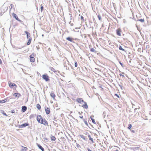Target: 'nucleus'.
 <instances>
[{
  "label": "nucleus",
  "mask_w": 151,
  "mask_h": 151,
  "mask_svg": "<svg viewBox=\"0 0 151 151\" xmlns=\"http://www.w3.org/2000/svg\"><path fill=\"white\" fill-rule=\"evenodd\" d=\"M119 75L120 76H122L123 77H124V75L121 74V73H120Z\"/></svg>",
  "instance_id": "09e8293b"
},
{
  "label": "nucleus",
  "mask_w": 151,
  "mask_h": 151,
  "mask_svg": "<svg viewBox=\"0 0 151 151\" xmlns=\"http://www.w3.org/2000/svg\"><path fill=\"white\" fill-rule=\"evenodd\" d=\"M80 18L81 20H82V21L84 20V18L82 16H81L80 17Z\"/></svg>",
  "instance_id": "58836bf2"
},
{
  "label": "nucleus",
  "mask_w": 151,
  "mask_h": 151,
  "mask_svg": "<svg viewBox=\"0 0 151 151\" xmlns=\"http://www.w3.org/2000/svg\"><path fill=\"white\" fill-rule=\"evenodd\" d=\"M24 32L26 33L27 35V39L29 38L30 36V34L28 32L26 31H24Z\"/></svg>",
  "instance_id": "4468645a"
},
{
  "label": "nucleus",
  "mask_w": 151,
  "mask_h": 151,
  "mask_svg": "<svg viewBox=\"0 0 151 151\" xmlns=\"http://www.w3.org/2000/svg\"><path fill=\"white\" fill-rule=\"evenodd\" d=\"M11 112L12 113H15V111H14V110H12L11 111Z\"/></svg>",
  "instance_id": "a18cd8bd"
},
{
  "label": "nucleus",
  "mask_w": 151,
  "mask_h": 151,
  "mask_svg": "<svg viewBox=\"0 0 151 151\" xmlns=\"http://www.w3.org/2000/svg\"><path fill=\"white\" fill-rule=\"evenodd\" d=\"M97 84L96 86V87L97 88H99L101 90H102L103 88L102 87V82L101 81H98L97 82Z\"/></svg>",
  "instance_id": "7ed1b4c3"
},
{
  "label": "nucleus",
  "mask_w": 151,
  "mask_h": 151,
  "mask_svg": "<svg viewBox=\"0 0 151 151\" xmlns=\"http://www.w3.org/2000/svg\"><path fill=\"white\" fill-rule=\"evenodd\" d=\"M88 151H92L89 148L88 149Z\"/></svg>",
  "instance_id": "5fc2aeb1"
},
{
  "label": "nucleus",
  "mask_w": 151,
  "mask_h": 151,
  "mask_svg": "<svg viewBox=\"0 0 151 151\" xmlns=\"http://www.w3.org/2000/svg\"><path fill=\"white\" fill-rule=\"evenodd\" d=\"M8 98L4 99V100H0V102L1 103H4L6 102Z\"/></svg>",
  "instance_id": "a211bd4d"
},
{
  "label": "nucleus",
  "mask_w": 151,
  "mask_h": 151,
  "mask_svg": "<svg viewBox=\"0 0 151 151\" xmlns=\"http://www.w3.org/2000/svg\"><path fill=\"white\" fill-rule=\"evenodd\" d=\"M139 108H140V107H139V108H135L134 109V112H136V110H137V109H139Z\"/></svg>",
  "instance_id": "c03bdc74"
},
{
  "label": "nucleus",
  "mask_w": 151,
  "mask_h": 151,
  "mask_svg": "<svg viewBox=\"0 0 151 151\" xmlns=\"http://www.w3.org/2000/svg\"><path fill=\"white\" fill-rule=\"evenodd\" d=\"M37 120L39 123L42 124H43L46 126L48 125V123L46 120L45 118H42L40 115H37Z\"/></svg>",
  "instance_id": "f257e3e1"
},
{
  "label": "nucleus",
  "mask_w": 151,
  "mask_h": 151,
  "mask_svg": "<svg viewBox=\"0 0 151 151\" xmlns=\"http://www.w3.org/2000/svg\"><path fill=\"white\" fill-rule=\"evenodd\" d=\"M119 63L121 65V66H122V67H124V65H123L121 63V61H119Z\"/></svg>",
  "instance_id": "e433bc0d"
},
{
  "label": "nucleus",
  "mask_w": 151,
  "mask_h": 151,
  "mask_svg": "<svg viewBox=\"0 0 151 151\" xmlns=\"http://www.w3.org/2000/svg\"><path fill=\"white\" fill-rule=\"evenodd\" d=\"M83 102L84 103V104L82 105V107L84 108L87 109L88 106L86 102L85 101Z\"/></svg>",
  "instance_id": "f8f14e48"
},
{
  "label": "nucleus",
  "mask_w": 151,
  "mask_h": 151,
  "mask_svg": "<svg viewBox=\"0 0 151 151\" xmlns=\"http://www.w3.org/2000/svg\"><path fill=\"white\" fill-rule=\"evenodd\" d=\"M79 117L81 119H82L83 117V116H79Z\"/></svg>",
  "instance_id": "603ef678"
},
{
  "label": "nucleus",
  "mask_w": 151,
  "mask_h": 151,
  "mask_svg": "<svg viewBox=\"0 0 151 151\" xmlns=\"http://www.w3.org/2000/svg\"><path fill=\"white\" fill-rule=\"evenodd\" d=\"M51 140L52 141H54L56 139V138L54 136H52L51 137Z\"/></svg>",
  "instance_id": "5701e85b"
},
{
  "label": "nucleus",
  "mask_w": 151,
  "mask_h": 151,
  "mask_svg": "<svg viewBox=\"0 0 151 151\" xmlns=\"http://www.w3.org/2000/svg\"><path fill=\"white\" fill-rule=\"evenodd\" d=\"M73 23H72L70 25L71 26H73Z\"/></svg>",
  "instance_id": "bf43d9fd"
},
{
  "label": "nucleus",
  "mask_w": 151,
  "mask_h": 151,
  "mask_svg": "<svg viewBox=\"0 0 151 151\" xmlns=\"http://www.w3.org/2000/svg\"><path fill=\"white\" fill-rule=\"evenodd\" d=\"M22 147L21 151H27V147Z\"/></svg>",
  "instance_id": "4be33fe9"
},
{
  "label": "nucleus",
  "mask_w": 151,
  "mask_h": 151,
  "mask_svg": "<svg viewBox=\"0 0 151 151\" xmlns=\"http://www.w3.org/2000/svg\"><path fill=\"white\" fill-rule=\"evenodd\" d=\"M139 21H140L142 23L144 22L145 20L144 19H141L137 20V22Z\"/></svg>",
  "instance_id": "393cba45"
},
{
  "label": "nucleus",
  "mask_w": 151,
  "mask_h": 151,
  "mask_svg": "<svg viewBox=\"0 0 151 151\" xmlns=\"http://www.w3.org/2000/svg\"><path fill=\"white\" fill-rule=\"evenodd\" d=\"M92 35H93H93H94V33L93 32Z\"/></svg>",
  "instance_id": "0e129e2a"
},
{
  "label": "nucleus",
  "mask_w": 151,
  "mask_h": 151,
  "mask_svg": "<svg viewBox=\"0 0 151 151\" xmlns=\"http://www.w3.org/2000/svg\"><path fill=\"white\" fill-rule=\"evenodd\" d=\"M37 144L38 147L42 151H45L44 148L40 144L37 143Z\"/></svg>",
  "instance_id": "1a4fd4ad"
},
{
  "label": "nucleus",
  "mask_w": 151,
  "mask_h": 151,
  "mask_svg": "<svg viewBox=\"0 0 151 151\" xmlns=\"http://www.w3.org/2000/svg\"><path fill=\"white\" fill-rule=\"evenodd\" d=\"M12 15L13 17L16 20L19 22H22V21L18 18L17 16L15 14L13 13L12 14Z\"/></svg>",
  "instance_id": "39448f33"
},
{
  "label": "nucleus",
  "mask_w": 151,
  "mask_h": 151,
  "mask_svg": "<svg viewBox=\"0 0 151 151\" xmlns=\"http://www.w3.org/2000/svg\"><path fill=\"white\" fill-rule=\"evenodd\" d=\"M131 132L133 133H134L135 132V131L134 130H131Z\"/></svg>",
  "instance_id": "8fccbe9b"
},
{
  "label": "nucleus",
  "mask_w": 151,
  "mask_h": 151,
  "mask_svg": "<svg viewBox=\"0 0 151 151\" xmlns=\"http://www.w3.org/2000/svg\"><path fill=\"white\" fill-rule=\"evenodd\" d=\"M93 115H92V116L91 115L90 116V118L92 120V122L94 124V119H93Z\"/></svg>",
  "instance_id": "a878e982"
},
{
  "label": "nucleus",
  "mask_w": 151,
  "mask_h": 151,
  "mask_svg": "<svg viewBox=\"0 0 151 151\" xmlns=\"http://www.w3.org/2000/svg\"><path fill=\"white\" fill-rule=\"evenodd\" d=\"M80 146L79 145V144H77V147H78Z\"/></svg>",
  "instance_id": "13d9d810"
},
{
  "label": "nucleus",
  "mask_w": 151,
  "mask_h": 151,
  "mask_svg": "<svg viewBox=\"0 0 151 151\" xmlns=\"http://www.w3.org/2000/svg\"><path fill=\"white\" fill-rule=\"evenodd\" d=\"M32 37H30L29 38V40H28V42H27V45H29L30 44L31 41H32Z\"/></svg>",
  "instance_id": "f3484780"
},
{
  "label": "nucleus",
  "mask_w": 151,
  "mask_h": 151,
  "mask_svg": "<svg viewBox=\"0 0 151 151\" xmlns=\"http://www.w3.org/2000/svg\"><path fill=\"white\" fill-rule=\"evenodd\" d=\"M60 139L62 140L63 141H64L65 140V138L63 137H61Z\"/></svg>",
  "instance_id": "4c0bfd02"
},
{
  "label": "nucleus",
  "mask_w": 151,
  "mask_h": 151,
  "mask_svg": "<svg viewBox=\"0 0 151 151\" xmlns=\"http://www.w3.org/2000/svg\"><path fill=\"white\" fill-rule=\"evenodd\" d=\"M132 127V125L131 124H129L128 125V128L129 129H130Z\"/></svg>",
  "instance_id": "7c9ffc66"
},
{
  "label": "nucleus",
  "mask_w": 151,
  "mask_h": 151,
  "mask_svg": "<svg viewBox=\"0 0 151 151\" xmlns=\"http://www.w3.org/2000/svg\"><path fill=\"white\" fill-rule=\"evenodd\" d=\"M114 96H117L118 98H119V96L116 93L114 94Z\"/></svg>",
  "instance_id": "79ce46f5"
},
{
  "label": "nucleus",
  "mask_w": 151,
  "mask_h": 151,
  "mask_svg": "<svg viewBox=\"0 0 151 151\" xmlns=\"http://www.w3.org/2000/svg\"><path fill=\"white\" fill-rule=\"evenodd\" d=\"M44 7L42 6L40 7V11L41 12H42L43 10Z\"/></svg>",
  "instance_id": "473e14b6"
},
{
  "label": "nucleus",
  "mask_w": 151,
  "mask_h": 151,
  "mask_svg": "<svg viewBox=\"0 0 151 151\" xmlns=\"http://www.w3.org/2000/svg\"><path fill=\"white\" fill-rule=\"evenodd\" d=\"M43 139H45V140L47 141L48 140V139L46 137H44Z\"/></svg>",
  "instance_id": "49530a36"
},
{
  "label": "nucleus",
  "mask_w": 151,
  "mask_h": 151,
  "mask_svg": "<svg viewBox=\"0 0 151 151\" xmlns=\"http://www.w3.org/2000/svg\"><path fill=\"white\" fill-rule=\"evenodd\" d=\"M99 54H100V53H97V55H99Z\"/></svg>",
  "instance_id": "e2e57ef3"
},
{
  "label": "nucleus",
  "mask_w": 151,
  "mask_h": 151,
  "mask_svg": "<svg viewBox=\"0 0 151 151\" xmlns=\"http://www.w3.org/2000/svg\"><path fill=\"white\" fill-rule=\"evenodd\" d=\"M9 87L11 88H13L14 86H15L16 87H17V85L11 82H9Z\"/></svg>",
  "instance_id": "6e6552de"
},
{
  "label": "nucleus",
  "mask_w": 151,
  "mask_h": 151,
  "mask_svg": "<svg viewBox=\"0 0 151 151\" xmlns=\"http://www.w3.org/2000/svg\"><path fill=\"white\" fill-rule=\"evenodd\" d=\"M95 136H96V133H95Z\"/></svg>",
  "instance_id": "774afa93"
},
{
  "label": "nucleus",
  "mask_w": 151,
  "mask_h": 151,
  "mask_svg": "<svg viewBox=\"0 0 151 151\" xmlns=\"http://www.w3.org/2000/svg\"><path fill=\"white\" fill-rule=\"evenodd\" d=\"M93 58L94 57L93 56H91L89 57V59L90 61L93 60L94 61V60Z\"/></svg>",
  "instance_id": "412c9836"
},
{
  "label": "nucleus",
  "mask_w": 151,
  "mask_h": 151,
  "mask_svg": "<svg viewBox=\"0 0 151 151\" xmlns=\"http://www.w3.org/2000/svg\"><path fill=\"white\" fill-rule=\"evenodd\" d=\"M55 119H56V118H54V119H53V120H54V121H56V120H55Z\"/></svg>",
  "instance_id": "052dcab7"
},
{
  "label": "nucleus",
  "mask_w": 151,
  "mask_h": 151,
  "mask_svg": "<svg viewBox=\"0 0 151 151\" xmlns=\"http://www.w3.org/2000/svg\"><path fill=\"white\" fill-rule=\"evenodd\" d=\"M88 137L89 138V139L90 140H91L92 142H93V138H91V136L89 135H88Z\"/></svg>",
  "instance_id": "c85d7f7f"
},
{
  "label": "nucleus",
  "mask_w": 151,
  "mask_h": 151,
  "mask_svg": "<svg viewBox=\"0 0 151 151\" xmlns=\"http://www.w3.org/2000/svg\"><path fill=\"white\" fill-rule=\"evenodd\" d=\"M33 117V115H30V116H29V118L30 119H31Z\"/></svg>",
  "instance_id": "37998d69"
},
{
  "label": "nucleus",
  "mask_w": 151,
  "mask_h": 151,
  "mask_svg": "<svg viewBox=\"0 0 151 151\" xmlns=\"http://www.w3.org/2000/svg\"><path fill=\"white\" fill-rule=\"evenodd\" d=\"M81 137L83 139H84V140H85L86 137L82 135H80Z\"/></svg>",
  "instance_id": "c756f323"
},
{
  "label": "nucleus",
  "mask_w": 151,
  "mask_h": 151,
  "mask_svg": "<svg viewBox=\"0 0 151 151\" xmlns=\"http://www.w3.org/2000/svg\"><path fill=\"white\" fill-rule=\"evenodd\" d=\"M119 50H122V51H124L125 52H126L125 51V50L122 47V46L121 45H120L119 47Z\"/></svg>",
  "instance_id": "bb28decb"
},
{
  "label": "nucleus",
  "mask_w": 151,
  "mask_h": 151,
  "mask_svg": "<svg viewBox=\"0 0 151 151\" xmlns=\"http://www.w3.org/2000/svg\"><path fill=\"white\" fill-rule=\"evenodd\" d=\"M124 72H122V74H124Z\"/></svg>",
  "instance_id": "338daca9"
},
{
  "label": "nucleus",
  "mask_w": 151,
  "mask_h": 151,
  "mask_svg": "<svg viewBox=\"0 0 151 151\" xmlns=\"http://www.w3.org/2000/svg\"><path fill=\"white\" fill-rule=\"evenodd\" d=\"M45 109L46 113L47 115H48L50 114V108L45 107Z\"/></svg>",
  "instance_id": "0eeeda50"
},
{
  "label": "nucleus",
  "mask_w": 151,
  "mask_h": 151,
  "mask_svg": "<svg viewBox=\"0 0 151 151\" xmlns=\"http://www.w3.org/2000/svg\"><path fill=\"white\" fill-rule=\"evenodd\" d=\"M97 17L100 21H101V17L100 14H98Z\"/></svg>",
  "instance_id": "b1692460"
},
{
  "label": "nucleus",
  "mask_w": 151,
  "mask_h": 151,
  "mask_svg": "<svg viewBox=\"0 0 151 151\" xmlns=\"http://www.w3.org/2000/svg\"><path fill=\"white\" fill-rule=\"evenodd\" d=\"M66 40L71 42H74L73 41V39L71 37H68L66 38Z\"/></svg>",
  "instance_id": "2eb2a0df"
},
{
  "label": "nucleus",
  "mask_w": 151,
  "mask_h": 151,
  "mask_svg": "<svg viewBox=\"0 0 151 151\" xmlns=\"http://www.w3.org/2000/svg\"><path fill=\"white\" fill-rule=\"evenodd\" d=\"M2 63V61L1 59H0V64H1Z\"/></svg>",
  "instance_id": "864d4df0"
},
{
  "label": "nucleus",
  "mask_w": 151,
  "mask_h": 151,
  "mask_svg": "<svg viewBox=\"0 0 151 151\" xmlns=\"http://www.w3.org/2000/svg\"><path fill=\"white\" fill-rule=\"evenodd\" d=\"M76 101L79 103H81V102H84V101L83 100V99H82L81 98H78L76 99Z\"/></svg>",
  "instance_id": "9b49d317"
},
{
  "label": "nucleus",
  "mask_w": 151,
  "mask_h": 151,
  "mask_svg": "<svg viewBox=\"0 0 151 151\" xmlns=\"http://www.w3.org/2000/svg\"><path fill=\"white\" fill-rule=\"evenodd\" d=\"M36 107H37V109L38 110H40L41 109V106L39 104H37V106H36Z\"/></svg>",
  "instance_id": "cd10ccee"
},
{
  "label": "nucleus",
  "mask_w": 151,
  "mask_h": 151,
  "mask_svg": "<svg viewBox=\"0 0 151 151\" xmlns=\"http://www.w3.org/2000/svg\"><path fill=\"white\" fill-rule=\"evenodd\" d=\"M50 69L51 70L55 73L56 72H57V71H56L55 70L53 67H50Z\"/></svg>",
  "instance_id": "aec40b11"
},
{
  "label": "nucleus",
  "mask_w": 151,
  "mask_h": 151,
  "mask_svg": "<svg viewBox=\"0 0 151 151\" xmlns=\"http://www.w3.org/2000/svg\"><path fill=\"white\" fill-rule=\"evenodd\" d=\"M89 23H90V26H91L92 25V24L93 22L91 21H90L89 22Z\"/></svg>",
  "instance_id": "de8ad7c7"
},
{
  "label": "nucleus",
  "mask_w": 151,
  "mask_h": 151,
  "mask_svg": "<svg viewBox=\"0 0 151 151\" xmlns=\"http://www.w3.org/2000/svg\"><path fill=\"white\" fill-rule=\"evenodd\" d=\"M42 77L44 80L47 82L48 81L50 80L49 77L47 74L43 75Z\"/></svg>",
  "instance_id": "f03ea898"
},
{
  "label": "nucleus",
  "mask_w": 151,
  "mask_h": 151,
  "mask_svg": "<svg viewBox=\"0 0 151 151\" xmlns=\"http://www.w3.org/2000/svg\"><path fill=\"white\" fill-rule=\"evenodd\" d=\"M29 125V124L28 123H26L23 124L21 125H19V128H23L26 127V126H28Z\"/></svg>",
  "instance_id": "20e7f679"
},
{
  "label": "nucleus",
  "mask_w": 151,
  "mask_h": 151,
  "mask_svg": "<svg viewBox=\"0 0 151 151\" xmlns=\"http://www.w3.org/2000/svg\"><path fill=\"white\" fill-rule=\"evenodd\" d=\"M13 96L15 97L18 98L19 96H21V95L20 93H14L13 94Z\"/></svg>",
  "instance_id": "ddd939ff"
},
{
  "label": "nucleus",
  "mask_w": 151,
  "mask_h": 151,
  "mask_svg": "<svg viewBox=\"0 0 151 151\" xmlns=\"http://www.w3.org/2000/svg\"><path fill=\"white\" fill-rule=\"evenodd\" d=\"M95 95H96V96H97V98L99 100H100L99 99V96L101 97L100 96H99V94L98 93H96V94L95 93Z\"/></svg>",
  "instance_id": "2f4dec72"
},
{
  "label": "nucleus",
  "mask_w": 151,
  "mask_h": 151,
  "mask_svg": "<svg viewBox=\"0 0 151 151\" xmlns=\"http://www.w3.org/2000/svg\"><path fill=\"white\" fill-rule=\"evenodd\" d=\"M132 107L133 108H134L133 106H135V105L134 104H133L132 103Z\"/></svg>",
  "instance_id": "3c124183"
},
{
  "label": "nucleus",
  "mask_w": 151,
  "mask_h": 151,
  "mask_svg": "<svg viewBox=\"0 0 151 151\" xmlns=\"http://www.w3.org/2000/svg\"><path fill=\"white\" fill-rule=\"evenodd\" d=\"M121 30L119 28L117 29L116 30V34L117 35L119 36H121Z\"/></svg>",
  "instance_id": "423d86ee"
},
{
  "label": "nucleus",
  "mask_w": 151,
  "mask_h": 151,
  "mask_svg": "<svg viewBox=\"0 0 151 151\" xmlns=\"http://www.w3.org/2000/svg\"><path fill=\"white\" fill-rule=\"evenodd\" d=\"M32 55L30 56V60L31 62H34L35 61V59L34 57L32 56Z\"/></svg>",
  "instance_id": "dca6fc26"
},
{
  "label": "nucleus",
  "mask_w": 151,
  "mask_h": 151,
  "mask_svg": "<svg viewBox=\"0 0 151 151\" xmlns=\"http://www.w3.org/2000/svg\"><path fill=\"white\" fill-rule=\"evenodd\" d=\"M27 109V107L26 106H23L22 107V111L23 112H25Z\"/></svg>",
  "instance_id": "9d476101"
},
{
  "label": "nucleus",
  "mask_w": 151,
  "mask_h": 151,
  "mask_svg": "<svg viewBox=\"0 0 151 151\" xmlns=\"http://www.w3.org/2000/svg\"><path fill=\"white\" fill-rule=\"evenodd\" d=\"M93 22H94V18L93 17Z\"/></svg>",
  "instance_id": "6e6d98bb"
},
{
  "label": "nucleus",
  "mask_w": 151,
  "mask_h": 151,
  "mask_svg": "<svg viewBox=\"0 0 151 151\" xmlns=\"http://www.w3.org/2000/svg\"><path fill=\"white\" fill-rule=\"evenodd\" d=\"M74 65H75V66L76 67H77V66H78V64H77V63L76 62H75V64H74Z\"/></svg>",
  "instance_id": "f704fd0d"
},
{
  "label": "nucleus",
  "mask_w": 151,
  "mask_h": 151,
  "mask_svg": "<svg viewBox=\"0 0 151 151\" xmlns=\"http://www.w3.org/2000/svg\"><path fill=\"white\" fill-rule=\"evenodd\" d=\"M91 51H92V52H94V48H92L91 49Z\"/></svg>",
  "instance_id": "ea45409f"
},
{
  "label": "nucleus",
  "mask_w": 151,
  "mask_h": 151,
  "mask_svg": "<svg viewBox=\"0 0 151 151\" xmlns=\"http://www.w3.org/2000/svg\"><path fill=\"white\" fill-rule=\"evenodd\" d=\"M50 95L51 97H52L53 99H55V95L54 93H52L50 94Z\"/></svg>",
  "instance_id": "6ab92c4d"
},
{
  "label": "nucleus",
  "mask_w": 151,
  "mask_h": 151,
  "mask_svg": "<svg viewBox=\"0 0 151 151\" xmlns=\"http://www.w3.org/2000/svg\"><path fill=\"white\" fill-rule=\"evenodd\" d=\"M14 6V5L13 4H10V6H11V8H10V10L11 9H12V7Z\"/></svg>",
  "instance_id": "a19ab883"
},
{
  "label": "nucleus",
  "mask_w": 151,
  "mask_h": 151,
  "mask_svg": "<svg viewBox=\"0 0 151 151\" xmlns=\"http://www.w3.org/2000/svg\"><path fill=\"white\" fill-rule=\"evenodd\" d=\"M131 60H129V62L130 63H131Z\"/></svg>",
  "instance_id": "69168bd1"
},
{
  "label": "nucleus",
  "mask_w": 151,
  "mask_h": 151,
  "mask_svg": "<svg viewBox=\"0 0 151 151\" xmlns=\"http://www.w3.org/2000/svg\"><path fill=\"white\" fill-rule=\"evenodd\" d=\"M119 86L122 89V86L120 85H119Z\"/></svg>",
  "instance_id": "4d7b16f0"
},
{
  "label": "nucleus",
  "mask_w": 151,
  "mask_h": 151,
  "mask_svg": "<svg viewBox=\"0 0 151 151\" xmlns=\"http://www.w3.org/2000/svg\"><path fill=\"white\" fill-rule=\"evenodd\" d=\"M83 120L84 121V122L85 123V124L87 126L88 125V122H87V121H86V120H85V119H83Z\"/></svg>",
  "instance_id": "72a5a7b5"
},
{
  "label": "nucleus",
  "mask_w": 151,
  "mask_h": 151,
  "mask_svg": "<svg viewBox=\"0 0 151 151\" xmlns=\"http://www.w3.org/2000/svg\"><path fill=\"white\" fill-rule=\"evenodd\" d=\"M78 113L79 114H81L80 113V112H78Z\"/></svg>",
  "instance_id": "680f3d73"
},
{
  "label": "nucleus",
  "mask_w": 151,
  "mask_h": 151,
  "mask_svg": "<svg viewBox=\"0 0 151 151\" xmlns=\"http://www.w3.org/2000/svg\"><path fill=\"white\" fill-rule=\"evenodd\" d=\"M3 112H2V113L5 116H7V115L6 114V113L4 111H2Z\"/></svg>",
  "instance_id": "c9c22d12"
}]
</instances>
